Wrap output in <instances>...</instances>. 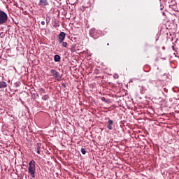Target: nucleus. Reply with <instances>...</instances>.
Listing matches in <instances>:
<instances>
[{"instance_id":"f257e3e1","label":"nucleus","mask_w":179,"mask_h":179,"mask_svg":"<svg viewBox=\"0 0 179 179\" xmlns=\"http://www.w3.org/2000/svg\"><path fill=\"white\" fill-rule=\"evenodd\" d=\"M28 173L32 178H36V161L31 160L29 163Z\"/></svg>"},{"instance_id":"f03ea898","label":"nucleus","mask_w":179,"mask_h":179,"mask_svg":"<svg viewBox=\"0 0 179 179\" xmlns=\"http://www.w3.org/2000/svg\"><path fill=\"white\" fill-rule=\"evenodd\" d=\"M89 34L90 37L94 38V40H96L98 37H100V34H101V31L96 30L95 28H92L90 29Z\"/></svg>"},{"instance_id":"7ed1b4c3","label":"nucleus","mask_w":179,"mask_h":179,"mask_svg":"<svg viewBox=\"0 0 179 179\" xmlns=\"http://www.w3.org/2000/svg\"><path fill=\"white\" fill-rule=\"evenodd\" d=\"M50 73L51 74V76H52L56 80H57V82H60V80H62V75L59 74V72H58L57 70L51 69Z\"/></svg>"},{"instance_id":"20e7f679","label":"nucleus","mask_w":179,"mask_h":179,"mask_svg":"<svg viewBox=\"0 0 179 179\" xmlns=\"http://www.w3.org/2000/svg\"><path fill=\"white\" fill-rule=\"evenodd\" d=\"M8 22V14L3 10H0V25L5 24Z\"/></svg>"},{"instance_id":"39448f33","label":"nucleus","mask_w":179,"mask_h":179,"mask_svg":"<svg viewBox=\"0 0 179 179\" xmlns=\"http://www.w3.org/2000/svg\"><path fill=\"white\" fill-rule=\"evenodd\" d=\"M65 37H66V34L65 32H60V34L57 36L58 43L61 44L64 40H65Z\"/></svg>"},{"instance_id":"423d86ee","label":"nucleus","mask_w":179,"mask_h":179,"mask_svg":"<svg viewBox=\"0 0 179 179\" xmlns=\"http://www.w3.org/2000/svg\"><path fill=\"white\" fill-rule=\"evenodd\" d=\"M138 90L141 93V94H145V93H146V90H148V89H146V87H145L143 85H141L138 86Z\"/></svg>"},{"instance_id":"0eeeda50","label":"nucleus","mask_w":179,"mask_h":179,"mask_svg":"<svg viewBox=\"0 0 179 179\" xmlns=\"http://www.w3.org/2000/svg\"><path fill=\"white\" fill-rule=\"evenodd\" d=\"M49 3L48 0H40L39 1V6H43L45 8V6H48Z\"/></svg>"},{"instance_id":"6e6552de","label":"nucleus","mask_w":179,"mask_h":179,"mask_svg":"<svg viewBox=\"0 0 179 179\" xmlns=\"http://www.w3.org/2000/svg\"><path fill=\"white\" fill-rule=\"evenodd\" d=\"M113 122H114L110 119L108 121V125L106 126V128H108V129H109L110 131H111V129H113Z\"/></svg>"},{"instance_id":"1a4fd4ad","label":"nucleus","mask_w":179,"mask_h":179,"mask_svg":"<svg viewBox=\"0 0 179 179\" xmlns=\"http://www.w3.org/2000/svg\"><path fill=\"white\" fill-rule=\"evenodd\" d=\"M8 86L6 82L5 81H0V89H5Z\"/></svg>"},{"instance_id":"9d476101","label":"nucleus","mask_w":179,"mask_h":179,"mask_svg":"<svg viewBox=\"0 0 179 179\" xmlns=\"http://www.w3.org/2000/svg\"><path fill=\"white\" fill-rule=\"evenodd\" d=\"M54 61L55 62H59V61H61V56L59 55H55L54 56Z\"/></svg>"},{"instance_id":"9b49d317","label":"nucleus","mask_w":179,"mask_h":179,"mask_svg":"<svg viewBox=\"0 0 179 179\" xmlns=\"http://www.w3.org/2000/svg\"><path fill=\"white\" fill-rule=\"evenodd\" d=\"M38 96V94H37V93H36V92H31V99H33V100H36V99H37V96Z\"/></svg>"},{"instance_id":"f8f14e48","label":"nucleus","mask_w":179,"mask_h":179,"mask_svg":"<svg viewBox=\"0 0 179 179\" xmlns=\"http://www.w3.org/2000/svg\"><path fill=\"white\" fill-rule=\"evenodd\" d=\"M168 3H169V6H174L176 5V0H168Z\"/></svg>"},{"instance_id":"ddd939ff","label":"nucleus","mask_w":179,"mask_h":179,"mask_svg":"<svg viewBox=\"0 0 179 179\" xmlns=\"http://www.w3.org/2000/svg\"><path fill=\"white\" fill-rule=\"evenodd\" d=\"M48 99H50V95L48 94H45L42 96V100H43V101H47Z\"/></svg>"},{"instance_id":"4468645a","label":"nucleus","mask_w":179,"mask_h":179,"mask_svg":"<svg viewBox=\"0 0 179 179\" xmlns=\"http://www.w3.org/2000/svg\"><path fill=\"white\" fill-rule=\"evenodd\" d=\"M39 93H40L41 96H42V94H44L45 93V90L44 88H40Z\"/></svg>"},{"instance_id":"2eb2a0df","label":"nucleus","mask_w":179,"mask_h":179,"mask_svg":"<svg viewBox=\"0 0 179 179\" xmlns=\"http://www.w3.org/2000/svg\"><path fill=\"white\" fill-rule=\"evenodd\" d=\"M40 149H41V143H38L36 144V150H40Z\"/></svg>"},{"instance_id":"dca6fc26","label":"nucleus","mask_w":179,"mask_h":179,"mask_svg":"<svg viewBox=\"0 0 179 179\" xmlns=\"http://www.w3.org/2000/svg\"><path fill=\"white\" fill-rule=\"evenodd\" d=\"M101 100L103 101V103H108V99H106L104 96L101 97Z\"/></svg>"},{"instance_id":"f3484780","label":"nucleus","mask_w":179,"mask_h":179,"mask_svg":"<svg viewBox=\"0 0 179 179\" xmlns=\"http://www.w3.org/2000/svg\"><path fill=\"white\" fill-rule=\"evenodd\" d=\"M61 44H62V47H64V48L68 47V43H66V42L62 41V43H61Z\"/></svg>"},{"instance_id":"a211bd4d","label":"nucleus","mask_w":179,"mask_h":179,"mask_svg":"<svg viewBox=\"0 0 179 179\" xmlns=\"http://www.w3.org/2000/svg\"><path fill=\"white\" fill-rule=\"evenodd\" d=\"M80 152L83 155H86V149L84 148H81Z\"/></svg>"},{"instance_id":"6ab92c4d","label":"nucleus","mask_w":179,"mask_h":179,"mask_svg":"<svg viewBox=\"0 0 179 179\" xmlns=\"http://www.w3.org/2000/svg\"><path fill=\"white\" fill-rule=\"evenodd\" d=\"M113 77L115 79H118L119 76H118V74H114Z\"/></svg>"},{"instance_id":"aec40b11","label":"nucleus","mask_w":179,"mask_h":179,"mask_svg":"<svg viewBox=\"0 0 179 179\" xmlns=\"http://www.w3.org/2000/svg\"><path fill=\"white\" fill-rule=\"evenodd\" d=\"M41 24H42V26H44V24H45V22L41 21Z\"/></svg>"},{"instance_id":"412c9836","label":"nucleus","mask_w":179,"mask_h":179,"mask_svg":"<svg viewBox=\"0 0 179 179\" xmlns=\"http://www.w3.org/2000/svg\"><path fill=\"white\" fill-rule=\"evenodd\" d=\"M62 87H64V88H65V87H66V84L62 83Z\"/></svg>"},{"instance_id":"4be33fe9","label":"nucleus","mask_w":179,"mask_h":179,"mask_svg":"<svg viewBox=\"0 0 179 179\" xmlns=\"http://www.w3.org/2000/svg\"><path fill=\"white\" fill-rule=\"evenodd\" d=\"M15 86H16V87H19V86H20V85H19V83H16Z\"/></svg>"},{"instance_id":"5701e85b","label":"nucleus","mask_w":179,"mask_h":179,"mask_svg":"<svg viewBox=\"0 0 179 179\" xmlns=\"http://www.w3.org/2000/svg\"><path fill=\"white\" fill-rule=\"evenodd\" d=\"M38 155H40V150H36Z\"/></svg>"},{"instance_id":"b1692460","label":"nucleus","mask_w":179,"mask_h":179,"mask_svg":"<svg viewBox=\"0 0 179 179\" xmlns=\"http://www.w3.org/2000/svg\"><path fill=\"white\" fill-rule=\"evenodd\" d=\"M46 23H47V24H48V23H50V21L46 20Z\"/></svg>"},{"instance_id":"393cba45","label":"nucleus","mask_w":179,"mask_h":179,"mask_svg":"<svg viewBox=\"0 0 179 179\" xmlns=\"http://www.w3.org/2000/svg\"><path fill=\"white\" fill-rule=\"evenodd\" d=\"M162 50H166V47H162Z\"/></svg>"},{"instance_id":"a878e982","label":"nucleus","mask_w":179,"mask_h":179,"mask_svg":"<svg viewBox=\"0 0 179 179\" xmlns=\"http://www.w3.org/2000/svg\"><path fill=\"white\" fill-rule=\"evenodd\" d=\"M107 45H110V43H107Z\"/></svg>"},{"instance_id":"bb28decb","label":"nucleus","mask_w":179,"mask_h":179,"mask_svg":"<svg viewBox=\"0 0 179 179\" xmlns=\"http://www.w3.org/2000/svg\"><path fill=\"white\" fill-rule=\"evenodd\" d=\"M165 1V2H166V0H164Z\"/></svg>"}]
</instances>
